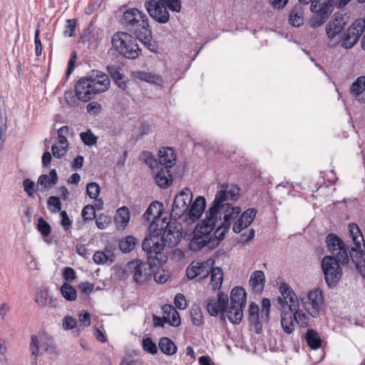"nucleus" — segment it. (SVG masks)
<instances>
[{"mask_svg":"<svg viewBox=\"0 0 365 365\" xmlns=\"http://www.w3.org/2000/svg\"><path fill=\"white\" fill-rule=\"evenodd\" d=\"M225 196L223 192H217L214 200L205 212V219L213 228L216 226L217 221L222 220L223 214V220L215 230V234H219L217 242L224 240L226 233L230 230L232 221L237 218L241 212L240 207H234L230 202H225Z\"/></svg>","mask_w":365,"mask_h":365,"instance_id":"1","label":"nucleus"},{"mask_svg":"<svg viewBox=\"0 0 365 365\" xmlns=\"http://www.w3.org/2000/svg\"><path fill=\"white\" fill-rule=\"evenodd\" d=\"M110 85L109 76L98 70H93L90 76L80 78L75 85L78 98L83 102L93 99L97 94L108 90Z\"/></svg>","mask_w":365,"mask_h":365,"instance_id":"2","label":"nucleus"},{"mask_svg":"<svg viewBox=\"0 0 365 365\" xmlns=\"http://www.w3.org/2000/svg\"><path fill=\"white\" fill-rule=\"evenodd\" d=\"M163 228L154 229L152 235L145 237L142 249L145 252L150 267L160 266L166 262L168 257L163 253L165 249V239L161 236Z\"/></svg>","mask_w":365,"mask_h":365,"instance_id":"3","label":"nucleus"},{"mask_svg":"<svg viewBox=\"0 0 365 365\" xmlns=\"http://www.w3.org/2000/svg\"><path fill=\"white\" fill-rule=\"evenodd\" d=\"M214 228L204 218L199 221L193 231V236L190 242V250L193 252L200 251L202 248L208 246L210 249L217 247L221 242H217L219 234L214 232V237H210V234Z\"/></svg>","mask_w":365,"mask_h":365,"instance_id":"4","label":"nucleus"},{"mask_svg":"<svg viewBox=\"0 0 365 365\" xmlns=\"http://www.w3.org/2000/svg\"><path fill=\"white\" fill-rule=\"evenodd\" d=\"M111 43L115 51L128 59H135L141 51L137 39L127 32L115 33L112 36Z\"/></svg>","mask_w":365,"mask_h":365,"instance_id":"5","label":"nucleus"},{"mask_svg":"<svg viewBox=\"0 0 365 365\" xmlns=\"http://www.w3.org/2000/svg\"><path fill=\"white\" fill-rule=\"evenodd\" d=\"M299 2L304 5L311 4L310 11L313 15L310 19V26L312 28L322 26L334 10V0H299Z\"/></svg>","mask_w":365,"mask_h":365,"instance_id":"6","label":"nucleus"},{"mask_svg":"<svg viewBox=\"0 0 365 365\" xmlns=\"http://www.w3.org/2000/svg\"><path fill=\"white\" fill-rule=\"evenodd\" d=\"M120 23L130 31L137 33L141 28L148 34H152L147 16L136 8L127 9L123 13Z\"/></svg>","mask_w":365,"mask_h":365,"instance_id":"7","label":"nucleus"},{"mask_svg":"<svg viewBox=\"0 0 365 365\" xmlns=\"http://www.w3.org/2000/svg\"><path fill=\"white\" fill-rule=\"evenodd\" d=\"M340 264L338 259L330 255L324 256L322 260V269L329 288L335 287L342 277Z\"/></svg>","mask_w":365,"mask_h":365,"instance_id":"8","label":"nucleus"},{"mask_svg":"<svg viewBox=\"0 0 365 365\" xmlns=\"http://www.w3.org/2000/svg\"><path fill=\"white\" fill-rule=\"evenodd\" d=\"M349 229L355 246L348 250V255L349 258L350 257L352 262L356 265L358 262L365 261L364 258L365 243L362 233L356 224L351 223Z\"/></svg>","mask_w":365,"mask_h":365,"instance_id":"9","label":"nucleus"},{"mask_svg":"<svg viewBox=\"0 0 365 365\" xmlns=\"http://www.w3.org/2000/svg\"><path fill=\"white\" fill-rule=\"evenodd\" d=\"M326 244L328 251L341 262V264L346 265L349 264V247L339 237L335 234H329L326 237Z\"/></svg>","mask_w":365,"mask_h":365,"instance_id":"10","label":"nucleus"},{"mask_svg":"<svg viewBox=\"0 0 365 365\" xmlns=\"http://www.w3.org/2000/svg\"><path fill=\"white\" fill-rule=\"evenodd\" d=\"M365 29V19H359L354 21L341 37V47L351 48L359 41Z\"/></svg>","mask_w":365,"mask_h":365,"instance_id":"11","label":"nucleus"},{"mask_svg":"<svg viewBox=\"0 0 365 365\" xmlns=\"http://www.w3.org/2000/svg\"><path fill=\"white\" fill-rule=\"evenodd\" d=\"M192 199V193L189 188L182 190L174 199L170 216L175 220H179L185 215Z\"/></svg>","mask_w":365,"mask_h":365,"instance_id":"12","label":"nucleus"},{"mask_svg":"<svg viewBox=\"0 0 365 365\" xmlns=\"http://www.w3.org/2000/svg\"><path fill=\"white\" fill-rule=\"evenodd\" d=\"M148 262H143L135 259L129 262L125 267V272L133 274V281L137 284H141L151 276V268Z\"/></svg>","mask_w":365,"mask_h":365,"instance_id":"13","label":"nucleus"},{"mask_svg":"<svg viewBox=\"0 0 365 365\" xmlns=\"http://www.w3.org/2000/svg\"><path fill=\"white\" fill-rule=\"evenodd\" d=\"M145 7L149 16L156 22L163 24L170 20V14L165 5L158 0H148L145 2Z\"/></svg>","mask_w":365,"mask_h":365,"instance_id":"14","label":"nucleus"},{"mask_svg":"<svg viewBox=\"0 0 365 365\" xmlns=\"http://www.w3.org/2000/svg\"><path fill=\"white\" fill-rule=\"evenodd\" d=\"M349 16L346 13L336 12L326 26V33L328 38L333 39L339 35L349 22Z\"/></svg>","mask_w":365,"mask_h":365,"instance_id":"15","label":"nucleus"},{"mask_svg":"<svg viewBox=\"0 0 365 365\" xmlns=\"http://www.w3.org/2000/svg\"><path fill=\"white\" fill-rule=\"evenodd\" d=\"M185 220L189 222H194L198 220L205 211L206 207L205 198L202 196H197L192 204L190 205Z\"/></svg>","mask_w":365,"mask_h":365,"instance_id":"16","label":"nucleus"},{"mask_svg":"<svg viewBox=\"0 0 365 365\" xmlns=\"http://www.w3.org/2000/svg\"><path fill=\"white\" fill-rule=\"evenodd\" d=\"M307 298L311 305L310 308L307 309V312L312 317H319L324 304L322 292L319 289L310 291L308 293Z\"/></svg>","mask_w":365,"mask_h":365,"instance_id":"17","label":"nucleus"},{"mask_svg":"<svg viewBox=\"0 0 365 365\" xmlns=\"http://www.w3.org/2000/svg\"><path fill=\"white\" fill-rule=\"evenodd\" d=\"M213 264L214 261L212 259H209L203 262H192L186 269V275L190 279H193L198 275L202 274L203 277H205L209 274V271L207 268L209 266H212Z\"/></svg>","mask_w":365,"mask_h":365,"instance_id":"18","label":"nucleus"},{"mask_svg":"<svg viewBox=\"0 0 365 365\" xmlns=\"http://www.w3.org/2000/svg\"><path fill=\"white\" fill-rule=\"evenodd\" d=\"M248 312V320L253 325L255 333L257 334H261L262 331V322L264 320L261 318L258 305L255 302H251L249 306Z\"/></svg>","mask_w":365,"mask_h":365,"instance_id":"19","label":"nucleus"},{"mask_svg":"<svg viewBox=\"0 0 365 365\" xmlns=\"http://www.w3.org/2000/svg\"><path fill=\"white\" fill-rule=\"evenodd\" d=\"M40 347L44 351L48 352L49 354H53L55 352V347L52 343V341H49L48 342H41V345L39 341L36 336L33 335L31 338L30 343V350L31 352V355L34 356L36 359L38 356V353L39 351Z\"/></svg>","mask_w":365,"mask_h":365,"instance_id":"20","label":"nucleus"},{"mask_svg":"<svg viewBox=\"0 0 365 365\" xmlns=\"http://www.w3.org/2000/svg\"><path fill=\"white\" fill-rule=\"evenodd\" d=\"M159 163L166 168H172L176 161L174 150L170 147H165L158 152Z\"/></svg>","mask_w":365,"mask_h":365,"instance_id":"21","label":"nucleus"},{"mask_svg":"<svg viewBox=\"0 0 365 365\" xmlns=\"http://www.w3.org/2000/svg\"><path fill=\"white\" fill-rule=\"evenodd\" d=\"M163 210V205L158 201H154L150 203L146 211L143 214V219L145 221H150L151 217L154 220L158 221L160 220V216Z\"/></svg>","mask_w":365,"mask_h":365,"instance_id":"22","label":"nucleus"},{"mask_svg":"<svg viewBox=\"0 0 365 365\" xmlns=\"http://www.w3.org/2000/svg\"><path fill=\"white\" fill-rule=\"evenodd\" d=\"M58 182V175L57 172L55 169H52L49 175H41L38 179L37 185L38 187L41 186L39 188L41 192H43L46 189L50 188L51 185H54Z\"/></svg>","mask_w":365,"mask_h":365,"instance_id":"23","label":"nucleus"},{"mask_svg":"<svg viewBox=\"0 0 365 365\" xmlns=\"http://www.w3.org/2000/svg\"><path fill=\"white\" fill-rule=\"evenodd\" d=\"M155 180L156 184L161 188H167L173 181V176L169 168H162L156 173Z\"/></svg>","mask_w":365,"mask_h":365,"instance_id":"24","label":"nucleus"},{"mask_svg":"<svg viewBox=\"0 0 365 365\" xmlns=\"http://www.w3.org/2000/svg\"><path fill=\"white\" fill-rule=\"evenodd\" d=\"M289 24L294 27H299L304 23V10L302 5L296 4L293 6L289 15Z\"/></svg>","mask_w":365,"mask_h":365,"instance_id":"25","label":"nucleus"},{"mask_svg":"<svg viewBox=\"0 0 365 365\" xmlns=\"http://www.w3.org/2000/svg\"><path fill=\"white\" fill-rule=\"evenodd\" d=\"M247 301V294L242 287H234L230 293V304L240 305L245 307Z\"/></svg>","mask_w":365,"mask_h":365,"instance_id":"26","label":"nucleus"},{"mask_svg":"<svg viewBox=\"0 0 365 365\" xmlns=\"http://www.w3.org/2000/svg\"><path fill=\"white\" fill-rule=\"evenodd\" d=\"M249 283L255 292H261L265 284V276L262 271L256 270L250 276Z\"/></svg>","mask_w":365,"mask_h":365,"instance_id":"27","label":"nucleus"},{"mask_svg":"<svg viewBox=\"0 0 365 365\" xmlns=\"http://www.w3.org/2000/svg\"><path fill=\"white\" fill-rule=\"evenodd\" d=\"M243 308L240 305L230 304L227 311H226L227 317L229 321L234 324H239L243 318Z\"/></svg>","mask_w":365,"mask_h":365,"instance_id":"28","label":"nucleus"},{"mask_svg":"<svg viewBox=\"0 0 365 365\" xmlns=\"http://www.w3.org/2000/svg\"><path fill=\"white\" fill-rule=\"evenodd\" d=\"M304 338L310 349L317 350L321 347L322 340L316 330L313 329H307Z\"/></svg>","mask_w":365,"mask_h":365,"instance_id":"29","label":"nucleus"},{"mask_svg":"<svg viewBox=\"0 0 365 365\" xmlns=\"http://www.w3.org/2000/svg\"><path fill=\"white\" fill-rule=\"evenodd\" d=\"M58 145L54 144L51 147V150L53 155L60 159L63 156H64L68 151V142L67 140L66 137L64 136H58Z\"/></svg>","mask_w":365,"mask_h":365,"instance_id":"30","label":"nucleus"},{"mask_svg":"<svg viewBox=\"0 0 365 365\" xmlns=\"http://www.w3.org/2000/svg\"><path fill=\"white\" fill-rule=\"evenodd\" d=\"M160 350L168 356H171L177 352V346L168 337L164 336L160 339L158 342Z\"/></svg>","mask_w":365,"mask_h":365,"instance_id":"31","label":"nucleus"},{"mask_svg":"<svg viewBox=\"0 0 365 365\" xmlns=\"http://www.w3.org/2000/svg\"><path fill=\"white\" fill-rule=\"evenodd\" d=\"M217 192H223L225 195V202H227L228 200H236L240 192V188L235 185H228L227 183H223L220 185V190Z\"/></svg>","mask_w":365,"mask_h":365,"instance_id":"32","label":"nucleus"},{"mask_svg":"<svg viewBox=\"0 0 365 365\" xmlns=\"http://www.w3.org/2000/svg\"><path fill=\"white\" fill-rule=\"evenodd\" d=\"M294 317L292 312H283L281 314V325L287 334H292L294 330Z\"/></svg>","mask_w":365,"mask_h":365,"instance_id":"33","label":"nucleus"},{"mask_svg":"<svg viewBox=\"0 0 365 365\" xmlns=\"http://www.w3.org/2000/svg\"><path fill=\"white\" fill-rule=\"evenodd\" d=\"M206 307L208 313L211 316L216 317L220 313L221 319L225 321V312L221 310V307L217 304V299L215 297H210L207 300Z\"/></svg>","mask_w":365,"mask_h":365,"instance_id":"34","label":"nucleus"},{"mask_svg":"<svg viewBox=\"0 0 365 365\" xmlns=\"http://www.w3.org/2000/svg\"><path fill=\"white\" fill-rule=\"evenodd\" d=\"M136 245V239L132 235L122 238L119 241V249L123 253H130Z\"/></svg>","mask_w":365,"mask_h":365,"instance_id":"35","label":"nucleus"},{"mask_svg":"<svg viewBox=\"0 0 365 365\" xmlns=\"http://www.w3.org/2000/svg\"><path fill=\"white\" fill-rule=\"evenodd\" d=\"M365 90V76H359L352 83L351 86V93L355 96L356 99L361 101L360 95Z\"/></svg>","mask_w":365,"mask_h":365,"instance_id":"36","label":"nucleus"},{"mask_svg":"<svg viewBox=\"0 0 365 365\" xmlns=\"http://www.w3.org/2000/svg\"><path fill=\"white\" fill-rule=\"evenodd\" d=\"M211 273L210 279L213 289H220L223 279V273L220 267H212L209 273Z\"/></svg>","mask_w":365,"mask_h":365,"instance_id":"37","label":"nucleus"},{"mask_svg":"<svg viewBox=\"0 0 365 365\" xmlns=\"http://www.w3.org/2000/svg\"><path fill=\"white\" fill-rule=\"evenodd\" d=\"M61 293L67 300L73 302L76 299L77 292L76 289L68 282H64L61 287Z\"/></svg>","mask_w":365,"mask_h":365,"instance_id":"38","label":"nucleus"},{"mask_svg":"<svg viewBox=\"0 0 365 365\" xmlns=\"http://www.w3.org/2000/svg\"><path fill=\"white\" fill-rule=\"evenodd\" d=\"M190 316L192 324L200 326L203 322V315L198 305H193L190 309Z\"/></svg>","mask_w":365,"mask_h":365,"instance_id":"39","label":"nucleus"},{"mask_svg":"<svg viewBox=\"0 0 365 365\" xmlns=\"http://www.w3.org/2000/svg\"><path fill=\"white\" fill-rule=\"evenodd\" d=\"M36 302L41 307H45L48 304L51 307H56V305L53 304V300L49 297L46 291H41L38 294L36 298Z\"/></svg>","mask_w":365,"mask_h":365,"instance_id":"40","label":"nucleus"},{"mask_svg":"<svg viewBox=\"0 0 365 365\" xmlns=\"http://www.w3.org/2000/svg\"><path fill=\"white\" fill-rule=\"evenodd\" d=\"M80 138L86 145L89 147L96 145L98 140V137L96 136L91 130L81 133Z\"/></svg>","mask_w":365,"mask_h":365,"instance_id":"41","label":"nucleus"},{"mask_svg":"<svg viewBox=\"0 0 365 365\" xmlns=\"http://www.w3.org/2000/svg\"><path fill=\"white\" fill-rule=\"evenodd\" d=\"M106 71L113 81L115 78H119V76L123 74V68L120 64H110L106 66Z\"/></svg>","mask_w":365,"mask_h":365,"instance_id":"42","label":"nucleus"},{"mask_svg":"<svg viewBox=\"0 0 365 365\" xmlns=\"http://www.w3.org/2000/svg\"><path fill=\"white\" fill-rule=\"evenodd\" d=\"M37 229L43 238L48 237L51 232L50 225L42 217L38 220Z\"/></svg>","mask_w":365,"mask_h":365,"instance_id":"43","label":"nucleus"},{"mask_svg":"<svg viewBox=\"0 0 365 365\" xmlns=\"http://www.w3.org/2000/svg\"><path fill=\"white\" fill-rule=\"evenodd\" d=\"M270 307V300L268 298H263L262 300L260 314L262 319L264 320V322H268L269 319Z\"/></svg>","mask_w":365,"mask_h":365,"instance_id":"44","label":"nucleus"},{"mask_svg":"<svg viewBox=\"0 0 365 365\" xmlns=\"http://www.w3.org/2000/svg\"><path fill=\"white\" fill-rule=\"evenodd\" d=\"M101 191L100 185L96 182H91L87 184L86 193L92 199H96Z\"/></svg>","mask_w":365,"mask_h":365,"instance_id":"45","label":"nucleus"},{"mask_svg":"<svg viewBox=\"0 0 365 365\" xmlns=\"http://www.w3.org/2000/svg\"><path fill=\"white\" fill-rule=\"evenodd\" d=\"M294 311L295 312L293 314V317L295 322L302 327H307L309 319V317L306 314L302 312L299 310L296 309Z\"/></svg>","mask_w":365,"mask_h":365,"instance_id":"46","label":"nucleus"},{"mask_svg":"<svg viewBox=\"0 0 365 365\" xmlns=\"http://www.w3.org/2000/svg\"><path fill=\"white\" fill-rule=\"evenodd\" d=\"M143 348L144 351L150 354H155L158 352V347L155 343L150 337L143 339Z\"/></svg>","mask_w":365,"mask_h":365,"instance_id":"47","label":"nucleus"},{"mask_svg":"<svg viewBox=\"0 0 365 365\" xmlns=\"http://www.w3.org/2000/svg\"><path fill=\"white\" fill-rule=\"evenodd\" d=\"M172 11L180 12L181 10L180 0H158Z\"/></svg>","mask_w":365,"mask_h":365,"instance_id":"48","label":"nucleus"},{"mask_svg":"<svg viewBox=\"0 0 365 365\" xmlns=\"http://www.w3.org/2000/svg\"><path fill=\"white\" fill-rule=\"evenodd\" d=\"M81 215L85 221L93 220L96 217L94 206L92 205H86L82 210Z\"/></svg>","mask_w":365,"mask_h":365,"instance_id":"49","label":"nucleus"},{"mask_svg":"<svg viewBox=\"0 0 365 365\" xmlns=\"http://www.w3.org/2000/svg\"><path fill=\"white\" fill-rule=\"evenodd\" d=\"M250 225L245 218L240 216L234 223L232 230L235 233H240L242 230Z\"/></svg>","mask_w":365,"mask_h":365,"instance_id":"50","label":"nucleus"},{"mask_svg":"<svg viewBox=\"0 0 365 365\" xmlns=\"http://www.w3.org/2000/svg\"><path fill=\"white\" fill-rule=\"evenodd\" d=\"M118 216L117 219L120 218V222L126 225L130 220V212L128 207L123 206L118 209L117 210Z\"/></svg>","mask_w":365,"mask_h":365,"instance_id":"51","label":"nucleus"},{"mask_svg":"<svg viewBox=\"0 0 365 365\" xmlns=\"http://www.w3.org/2000/svg\"><path fill=\"white\" fill-rule=\"evenodd\" d=\"M135 76L137 78L148 83H155V80L158 79V77L145 71H138L135 73Z\"/></svg>","mask_w":365,"mask_h":365,"instance_id":"52","label":"nucleus"},{"mask_svg":"<svg viewBox=\"0 0 365 365\" xmlns=\"http://www.w3.org/2000/svg\"><path fill=\"white\" fill-rule=\"evenodd\" d=\"M61 217V225L63 227L65 231H70L72 225V220L69 218L66 211L63 210L60 212Z\"/></svg>","mask_w":365,"mask_h":365,"instance_id":"53","label":"nucleus"},{"mask_svg":"<svg viewBox=\"0 0 365 365\" xmlns=\"http://www.w3.org/2000/svg\"><path fill=\"white\" fill-rule=\"evenodd\" d=\"M76 27V21L75 19H68L66 21V25L63 34L66 36H73L75 34V30Z\"/></svg>","mask_w":365,"mask_h":365,"instance_id":"54","label":"nucleus"},{"mask_svg":"<svg viewBox=\"0 0 365 365\" xmlns=\"http://www.w3.org/2000/svg\"><path fill=\"white\" fill-rule=\"evenodd\" d=\"M77 325L76 319L71 316H66L62 322V327L65 330H70L74 329Z\"/></svg>","mask_w":365,"mask_h":365,"instance_id":"55","label":"nucleus"},{"mask_svg":"<svg viewBox=\"0 0 365 365\" xmlns=\"http://www.w3.org/2000/svg\"><path fill=\"white\" fill-rule=\"evenodd\" d=\"M63 278L67 282H72L76 278V271L70 267H66L62 272Z\"/></svg>","mask_w":365,"mask_h":365,"instance_id":"56","label":"nucleus"},{"mask_svg":"<svg viewBox=\"0 0 365 365\" xmlns=\"http://www.w3.org/2000/svg\"><path fill=\"white\" fill-rule=\"evenodd\" d=\"M64 98L68 105L75 106L77 105V102L81 101L76 93H73L72 91H66L64 93Z\"/></svg>","mask_w":365,"mask_h":365,"instance_id":"57","label":"nucleus"},{"mask_svg":"<svg viewBox=\"0 0 365 365\" xmlns=\"http://www.w3.org/2000/svg\"><path fill=\"white\" fill-rule=\"evenodd\" d=\"M48 207H53L55 208V210H51V212H61V202L60 198L56 196H51L48 197L47 201Z\"/></svg>","mask_w":365,"mask_h":365,"instance_id":"58","label":"nucleus"},{"mask_svg":"<svg viewBox=\"0 0 365 365\" xmlns=\"http://www.w3.org/2000/svg\"><path fill=\"white\" fill-rule=\"evenodd\" d=\"M175 307L179 309H185L187 307L185 297L181 294L178 293L174 299Z\"/></svg>","mask_w":365,"mask_h":365,"instance_id":"59","label":"nucleus"},{"mask_svg":"<svg viewBox=\"0 0 365 365\" xmlns=\"http://www.w3.org/2000/svg\"><path fill=\"white\" fill-rule=\"evenodd\" d=\"M23 186L24 191L28 194L29 197L34 196L35 183L29 178H26L23 182Z\"/></svg>","mask_w":365,"mask_h":365,"instance_id":"60","label":"nucleus"},{"mask_svg":"<svg viewBox=\"0 0 365 365\" xmlns=\"http://www.w3.org/2000/svg\"><path fill=\"white\" fill-rule=\"evenodd\" d=\"M169 309L172 311L170 325L173 327H178L180 324V314L174 307L172 308L169 307Z\"/></svg>","mask_w":365,"mask_h":365,"instance_id":"61","label":"nucleus"},{"mask_svg":"<svg viewBox=\"0 0 365 365\" xmlns=\"http://www.w3.org/2000/svg\"><path fill=\"white\" fill-rule=\"evenodd\" d=\"M144 38L145 40L143 43L145 46L152 52H156L158 49V46L155 41H152L151 39L148 38V37H151V34H148L146 33V31H144Z\"/></svg>","mask_w":365,"mask_h":365,"instance_id":"62","label":"nucleus"},{"mask_svg":"<svg viewBox=\"0 0 365 365\" xmlns=\"http://www.w3.org/2000/svg\"><path fill=\"white\" fill-rule=\"evenodd\" d=\"M128 80L124 73L120 76L119 78H115L113 80L114 83L117 85L119 88L124 91H126L128 88Z\"/></svg>","mask_w":365,"mask_h":365,"instance_id":"63","label":"nucleus"},{"mask_svg":"<svg viewBox=\"0 0 365 365\" xmlns=\"http://www.w3.org/2000/svg\"><path fill=\"white\" fill-rule=\"evenodd\" d=\"M257 214V210L255 208H249L244 211L240 216L245 218L249 223H252L254 220Z\"/></svg>","mask_w":365,"mask_h":365,"instance_id":"64","label":"nucleus"}]
</instances>
